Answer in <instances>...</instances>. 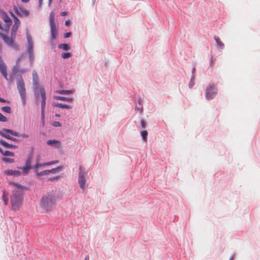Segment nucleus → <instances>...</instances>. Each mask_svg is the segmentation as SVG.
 <instances>
[{"instance_id": "nucleus-14", "label": "nucleus", "mask_w": 260, "mask_h": 260, "mask_svg": "<svg viewBox=\"0 0 260 260\" xmlns=\"http://www.w3.org/2000/svg\"><path fill=\"white\" fill-rule=\"evenodd\" d=\"M54 99L57 100L66 101V102H71V103H72L73 101V98H65V96H54Z\"/></svg>"}, {"instance_id": "nucleus-40", "label": "nucleus", "mask_w": 260, "mask_h": 260, "mask_svg": "<svg viewBox=\"0 0 260 260\" xmlns=\"http://www.w3.org/2000/svg\"><path fill=\"white\" fill-rule=\"evenodd\" d=\"M59 178H60L59 176H58L57 177H52V178H50L48 179V180H50V181H53L54 180H58Z\"/></svg>"}, {"instance_id": "nucleus-17", "label": "nucleus", "mask_w": 260, "mask_h": 260, "mask_svg": "<svg viewBox=\"0 0 260 260\" xmlns=\"http://www.w3.org/2000/svg\"><path fill=\"white\" fill-rule=\"evenodd\" d=\"M214 39L216 42L218 48H223L224 47V43L220 41L219 37L215 36L214 37Z\"/></svg>"}, {"instance_id": "nucleus-44", "label": "nucleus", "mask_w": 260, "mask_h": 260, "mask_svg": "<svg viewBox=\"0 0 260 260\" xmlns=\"http://www.w3.org/2000/svg\"><path fill=\"white\" fill-rule=\"evenodd\" d=\"M70 23H71V21L69 20H66L65 22V24L67 26H69V25L70 24Z\"/></svg>"}, {"instance_id": "nucleus-4", "label": "nucleus", "mask_w": 260, "mask_h": 260, "mask_svg": "<svg viewBox=\"0 0 260 260\" xmlns=\"http://www.w3.org/2000/svg\"><path fill=\"white\" fill-rule=\"evenodd\" d=\"M17 86L18 92L20 95V98L23 106L26 104V90L24 86V80L22 77L20 76L17 79Z\"/></svg>"}, {"instance_id": "nucleus-6", "label": "nucleus", "mask_w": 260, "mask_h": 260, "mask_svg": "<svg viewBox=\"0 0 260 260\" xmlns=\"http://www.w3.org/2000/svg\"><path fill=\"white\" fill-rule=\"evenodd\" d=\"M79 173H78V182L79 184L80 187L84 190L85 189V187L86 186L85 184V176L86 175V173L85 172V168H84L82 166L79 167Z\"/></svg>"}, {"instance_id": "nucleus-36", "label": "nucleus", "mask_w": 260, "mask_h": 260, "mask_svg": "<svg viewBox=\"0 0 260 260\" xmlns=\"http://www.w3.org/2000/svg\"><path fill=\"white\" fill-rule=\"evenodd\" d=\"M8 132H9V133L10 134H11L12 135L16 136H19V134L18 133L13 131V130H12V129H8Z\"/></svg>"}, {"instance_id": "nucleus-42", "label": "nucleus", "mask_w": 260, "mask_h": 260, "mask_svg": "<svg viewBox=\"0 0 260 260\" xmlns=\"http://www.w3.org/2000/svg\"><path fill=\"white\" fill-rule=\"evenodd\" d=\"M27 39L28 44H30V43H33L31 37H30L29 36H27Z\"/></svg>"}, {"instance_id": "nucleus-3", "label": "nucleus", "mask_w": 260, "mask_h": 260, "mask_svg": "<svg viewBox=\"0 0 260 260\" xmlns=\"http://www.w3.org/2000/svg\"><path fill=\"white\" fill-rule=\"evenodd\" d=\"M55 202L54 196L47 194L43 196L41 199V206L46 211H49L53 207Z\"/></svg>"}, {"instance_id": "nucleus-16", "label": "nucleus", "mask_w": 260, "mask_h": 260, "mask_svg": "<svg viewBox=\"0 0 260 260\" xmlns=\"http://www.w3.org/2000/svg\"><path fill=\"white\" fill-rule=\"evenodd\" d=\"M33 83L35 85H37L38 83V76L36 70H34L32 74Z\"/></svg>"}, {"instance_id": "nucleus-47", "label": "nucleus", "mask_w": 260, "mask_h": 260, "mask_svg": "<svg viewBox=\"0 0 260 260\" xmlns=\"http://www.w3.org/2000/svg\"><path fill=\"white\" fill-rule=\"evenodd\" d=\"M84 260H89V257L88 256V255H87L85 258H84Z\"/></svg>"}, {"instance_id": "nucleus-38", "label": "nucleus", "mask_w": 260, "mask_h": 260, "mask_svg": "<svg viewBox=\"0 0 260 260\" xmlns=\"http://www.w3.org/2000/svg\"><path fill=\"white\" fill-rule=\"evenodd\" d=\"M3 160L5 162H12L14 161V160L12 158H3Z\"/></svg>"}, {"instance_id": "nucleus-9", "label": "nucleus", "mask_w": 260, "mask_h": 260, "mask_svg": "<svg viewBox=\"0 0 260 260\" xmlns=\"http://www.w3.org/2000/svg\"><path fill=\"white\" fill-rule=\"evenodd\" d=\"M13 10L16 14L19 16H28L29 15L28 11L21 7L14 6Z\"/></svg>"}, {"instance_id": "nucleus-10", "label": "nucleus", "mask_w": 260, "mask_h": 260, "mask_svg": "<svg viewBox=\"0 0 260 260\" xmlns=\"http://www.w3.org/2000/svg\"><path fill=\"white\" fill-rule=\"evenodd\" d=\"M23 60L22 57H20L17 59L16 61V66L14 67L13 72L16 73L19 72L20 73L23 74L26 72H27L28 70L26 69H23L20 70H19V63Z\"/></svg>"}, {"instance_id": "nucleus-5", "label": "nucleus", "mask_w": 260, "mask_h": 260, "mask_svg": "<svg viewBox=\"0 0 260 260\" xmlns=\"http://www.w3.org/2000/svg\"><path fill=\"white\" fill-rule=\"evenodd\" d=\"M217 94V89L215 85H210L206 87L205 96L206 100H211L214 99Z\"/></svg>"}, {"instance_id": "nucleus-32", "label": "nucleus", "mask_w": 260, "mask_h": 260, "mask_svg": "<svg viewBox=\"0 0 260 260\" xmlns=\"http://www.w3.org/2000/svg\"><path fill=\"white\" fill-rule=\"evenodd\" d=\"M31 168H32L31 166H29L25 164V166H24L23 167H20L19 168L20 169L23 170L25 173H27L28 170H30Z\"/></svg>"}, {"instance_id": "nucleus-21", "label": "nucleus", "mask_w": 260, "mask_h": 260, "mask_svg": "<svg viewBox=\"0 0 260 260\" xmlns=\"http://www.w3.org/2000/svg\"><path fill=\"white\" fill-rule=\"evenodd\" d=\"M8 129H4L1 132V134L6 138L11 139V136L9 135V132H8Z\"/></svg>"}, {"instance_id": "nucleus-13", "label": "nucleus", "mask_w": 260, "mask_h": 260, "mask_svg": "<svg viewBox=\"0 0 260 260\" xmlns=\"http://www.w3.org/2000/svg\"><path fill=\"white\" fill-rule=\"evenodd\" d=\"M5 173L9 175L13 176H20L21 175L20 172L16 171V170L9 169L5 171Z\"/></svg>"}, {"instance_id": "nucleus-1", "label": "nucleus", "mask_w": 260, "mask_h": 260, "mask_svg": "<svg viewBox=\"0 0 260 260\" xmlns=\"http://www.w3.org/2000/svg\"><path fill=\"white\" fill-rule=\"evenodd\" d=\"M11 184L14 187L11 198V207L13 210H17L22 204L24 189L26 187L16 182Z\"/></svg>"}, {"instance_id": "nucleus-28", "label": "nucleus", "mask_w": 260, "mask_h": 260, "mask_svg": "<svg viewBox=\"0 0 260 260\" xmlns=\"http://www.w3.org/2000/svg\"><path fill=\"white\" fill-rule=\"evenodd\" d=\"M50 174L49 170H45L43 171L37 173V176L47 175Z\"/></svg>"}, {"instance_id": "nucleus-30", "label": "nucleus", "mask_w": 260, "mask_h": 260, "mask_svg": "<svg viewBox=\"0 0 260 260\" xmlns=\"http://www.w3.org/2000/svg\"><path fill=\"white\" fill-rule=\"evenodd\" d=\"M141 136L142 137V139L144 140H146V139H147V136L148 135V133H147V131L146 130H143L141 132Z\"/></svg>"}, {"instance_id": "nucleus-52", "label": "nucleus", "mask_w": 260, "mask_h": 260, "mask_svg": "<svg viewBox=\"0 0 260 260\" xmlns=\"http://www.w3.org/2000/svg\"><path fill=\"white\" fill-rule=\"evenodd\" d=\"M55 116H57V117H59V116H60V115L59 114H55Z\"/></svg>"}, {"instance_id": "nucleus-53", "label": "nucleus", "mask_w": 260, "mask_h": 260, "mask_svg": "<svg viewBox=\"0 0 260 260\" xmlns=\"http://www.w3.org/2000/svg\"><path fill=\"white\" fill-rule=\"evenodd\" d=\"M42 0H39L40 3H41Z\"/></svg>"}, {"instance_id": "nucleus-41", "label": "nucleus", "mask_w": 260, "mask_h": 260, "mask_svg": "<svg viewBox=\"0 0 260 260\" xmlns=\"http://www.w3.org/2000/svg\"><path fill=\"white\" fill-rule=\"evenodd\" d=\"M146 122L145 120H142L141 121V125L142 128H145L146 126Z\"/></svg>"}, {"instance_id": "nucleus-24", "label": "nucleus", "mask_w": 260, "mask_h": 260, "mask_svg": "<svg viewBox=\"0 0 260 260\" xmlns=\"http://www.w3.org/2000/svg\"><path fill=\"white\" fill-rule=\"evenodd\" d=\"M63 169V167L62 166H59L56 168L52 169L51 170H49L50 173H52L53 174L56 173L57 172H59L60 170H62Z\"/></svg>"}, {"instance_id": "nucleus-15", "label": "nucleus", "mask_w": 260, "mask_h": 260, "mask_svg": "<svg viewBox=\"0 0 260 260\" xmlns=\"http://www.w3.org/2000/svg\"><path fill=\"white\" fill-rule=\"evenodd\" d=\"M51 33V37L53 40L55 39L57 35V29H56L55 25L50 26Z\"/></svg>"}, {"instance_id": "nucleus-27", "label": "nucleus", "mask_w": 260, "mask_h": 260, "mask_svg": "<svg viewBox=\"0 0 260 260\" xmlns=\"http://www.w3.org/2000/svg\"><path fill=\"white\" fill-rule=\"evenodd\" d=\"M32 159V154L30 153L29 154L28 158H27V160H26L25 164L29 166H31L30 164H31V161Z\"/></svg>"}, {"instance_id": "nucleus-54", "label": "nucleus", "mask_w": 260, "mask_h": 260, "mask_svg": "<svg viewBox=\"0 0 260 260\" xmlns=\"http://www.w3.org/2000/svg\"><path fill=\"white\" fill-rule=\"evenodd\" d=\"M212 63H213V60L211 61V64H212Z\"/></svg>"}, {"instance_id": "nucleus-19", "label": "nucleus", "mask_w": 260, "mask_h": 260, "mask_svg": "<svg viewBox=\"0 0 260 260\" xmlns=\"http://www.w3.org/2000/svg\"><path fill=\"white\" fill-rule=\"evenodd\" d=\"M56 92L59 94H71L73 93V90H58L56 91Z\"/></svg>"}, {"instance_id": "nucleus-8", "label": "nucleus", "mask_w": 260, "mask_h": 260, "mask_svg": "<svg viewBox=\"0 0 260 260\" xmlns=\"http://www.w3.org/2000/svg\"><path fill=\"white\" fill-rule=\"evenodd\" d=\"M0 72L4 78L8 80L7 66L1 56H0Z\"/></svg>"}, {"instance_id": "nucleus-45", "label": "nucleus", "mask_w": 260, "mask_h": 260, "mask_svg": "<svg viewBox=\"0 0 260 260\" xmlns=\"http://www.w3.org/2000/svg\"><path fill=\"white\" fill-rule=\"evenodd\" d=\"M0 102H3V103H6V102H7V103H10L9 101H6V100L3 99V98H0Z\"/></svg>"}, {"instance_id": "nucleus-39", "label": "nucleus", "mask_w": 260, "mask_h": 260, "mask_svg": "<svg viewBox=\"0 0 260 260\" xmlns=\"http://www.w3.org/2000/svg\"><path fill=\"white\" fill-rule=\"evenodd\" d=\"M0 143H1V144H2V145H4V146H7V147H9V146H13V145H9V144H8V143H6V142H4V141H2V140L0 141Z\"/></svg>"}, {"instance_id": "nucleus-37", "label": "nucleus", "mask_w": 260, "mask_h": 260, "mask_svg": "<svg viewBox=\"0 0 260 260\" xmlns=\"http://www.w3.org/2000/svg\"><path fill=\"white\" fill-rule=\"evenodd\" d=\"M45 111H41V118H42V122L43 125H44V118H45Z\"/></svg>"}, {"instance_id": "nucleus-7", "label": "nucleus", "mask_w": 260, "mask_h": 260, "mask_svg": "<svg viewBox=\"0 0 260 260\" xmlns=\"http://www.w3.org/2000/svg\"><path fill=\"white\" fill-rule=\"evenodd\" d=\"M2 17H3V20L6 23H7V24L5 27V29H4L5 33H6L7 34H8L9 32L10 27L11 25L12 24V20L9 17V16L7 14H6V13H5V12L2 14Z\"/></svg>"}, {"instance_id": "nucleus-12", "label": "nucleus", "mask_w": 260, "mask_h": 260, "mask_svg": "<svg viewBox=\"0 0 260 260\" xmlns=\"http://www.w3.org/2000/svg\"><path fill=\"white\" fill-rule=\"evenodd\" d=\"M59 162V160H53L47 162H44L43 164H38V162H37L35 166L33 167L35 169H38L40 167H45L46 166H50L52 165L56 164V163H58Z\"/></svg>"}, {"instance_id": "nucleus-2", "label": "nucleus", "mask_w": 260, "mask_h": 260, "mask_svg": "<svg viewBox=\"0 0 260 260\" xmlns=\"http://www.w3.org/2000/svg\"><path fill=\"white\" fill-rule=\"evenodd\" d=\"M11 16L14 19V24L11 27V37H8V34L6 33L0 32V37L5 44L10 46H12L14 44L18 28L20 24V22L17 17L12 13H11Z\"/></svg>"}, {"instance_id": "nucleus-50", "label": "nucleus", "mask_w": 260, "mask_h": 260, "mask_svg": "<svg viewBox=\"0 0 260 260\" xmlns=\"http://www.w3.org/2000/svg\"><path fill=\"white\" fill-rule=\"evenodd\" d=\"M52 0H48L49 5H50L52 3Z\"/></svg>"}, {"instance_id": "nucleus-11", "label": "nucleus", "mask_w": 260, "mask_h": 260, "mask_svg": "<svg viewBox=\"0 0 260 260\" xmlns=\"http://www.w3.org/2000/svg\"><path fill=\"white\" fill-rule=\"evenodd\" d=\"M40 93L42 96L41 110H45L46 105V92L44 88H41Z\"/></svg>"}, {"instance_id": "nucleus-31", "label": "nucleus", "mask_w": 260, "mask_h": 260, "mask_svg": "<svg viewBox=\"0 0 260 260\" xmlns=\"http://www.w3.org/2000/svg\"><path fill=\"white\" fill-rule=\"evenodd\" d=\"M2 110L5 113H10L11 112V108L9 106L3 107Z\"/></svg>"}, {"instance_id": "nucleus-48", "label": "nucleus", "mask_w": 260, "mask_h": 260, "mask_svg": "<svg viewBox=\"0 0 260 260\" xmlns=\"http://www.w3.org/2000/svg\"><path fill=\"white\" fill-rule=\"evenodd\" d=\"M22 136L23 137V138H28V136L27 135V134H23L22 135Z\"/></svg>"}, {"instance_id": "nucleus-23", "label": "nucleus", "mask_w": 260, "mask_h": 260, "mask_svg": "<svg viewBox=\"0 0 260 260\" xmlns=\"http://www.w3.org/2000/svg\"><path fill=\"white\" fill-rule=\"evenodd\" d=\"M58 48L60 49H62L64 50H69L70 49V46L68 44L62 43L60 44L58 46Z\"/></svg>"}, {"instance_id": "nucleus-43", "label": "nucleus", "mask_w": 260, "mask_h": 260, "mask_svg": "<svg viewBox=\"0 0 260 260\" xmlns=\"http://www.w3.org/2000/svg\"><path fill=\"white\" fill-rule=\"evenodd\" d=\"M72 35L71 32H67L64 34V38H68L70 37Z\"/></svg>"}, {"instance_id": "nucleus-22", "label": "nucleus", "mask_w": 260, "mask_h": 260, "mask_svg": "<svg viewBox=\"0 0 260 260\" xmlns=\"http://www.w3.org/2000/svg\"><path fill=\"white\" fill-rule=\"evenodd\" d=\"M49 23H50V26H53V25H55L54 14L53 12L51 13L49 15Z\"/></svg>"}, {"instance_id": "nucleus-20", "label": "nucleus", "mask_w": 260, "mask_h": 260, "mask_svg": "<svg viewBox=\"0 0 260 260\" xmlns=\"http://www.w3.org/2000/svg\"><path fill=\"white\" fill-rule=\"evenodd\" d=\"M54 107H59L61 108H66V109H71L72 107L69 105H65V104H62V103H55L54 105Z\"/></svg>"}, {"instance_id": "nucleus-51", "label": "nucleus", "mask_w": 260, "mask_h": 260, "mask_svg": "<svg viewBox=\"0 0 260 260\" xmlns=\"http://www.w3.org/2000/svg\"><path fill=\"white\" fill-rule=\"evenodd\" d=\"M2 25H1V23L0 22V29H2Z\"/></svg>"}, {"instance_id": "nucleus-26", "label": "nucleus", "mask_w": 260, "mask_h": 260, "mask_svg": "<svg viewBox=\"0 0 260 260\" xmlns=\"http://www.w3.org/2000/svg\"><path fill=\"white\" fill-rule=\"evenodd\" d=\"M0 152H1L3 155L6 156H13L14 155L13 153L9 151H3L2 148L0 147Z\"/></svg>"}, {"instance_id": "nucleus-46", "label": "nucleus", "mask_w": 260, "mask_h": 260, "mask_svg": "<svg viewBox=\"0 0 260 260\" xmlns=\"http://www.w3.org/2000/svg\"><path fill=\"white\" fill-rule=\"evenodd\" d=\"M68 14L67 12V11H62L61 13H60V15L61 16H66Z\"/></svg>"}, {"instance_id": "nucleus-25", "label": "nucleus", "mask_w": 260, "mask_h": 260, "mask_svg": "<svg viewBox=\"0 0 260 260\" xmlns=\"http://www.w3.org/2000/svg\"><path fill=\"white\" fill-rule=\"evenodd\" d=\"M8 193L6 191H4L3 192V199L5 202V205H7L8 203Z\"/></svg>"}, {"instance_id": "nucleus-34", "label": "nucleus", "mask_w": 260, "mask_h": 260, "mask_svg": "<svg viewBox=\"0 0 260 260\" xmlns=\"http://www.w3.org/2000/svg\"><path fill=\"white\" fill-rule=\"evenodd\" d=\"M7 120V117L0 113V121L6 122Z\"/></svg>"}, {"instance_id": "nucleus-33", "label": "nucleus", "mask_w": 260, "mask_h": 260, "mask_svg": "<svg viewBox=\"0 0 260 260\" xmlns=\"http://www.w3.org/2000/svg\"><path fill=\"white\" fill-rule=\"evenodd\" d=\"M72 56V54L69 52L63 53L61 54V56L63 59L69 58V57Z\"/></svg>"}, {"instance_id": "nucleus-49", "label": "nucleus", "mask_w": 260, "mask_h": 260, "mask_svg": "<svg viewBox=\"0 0 260 260\" xmlns=\"http://www.w3.org/2000/svg\"><path fill=\"white\" fill-rule=\"evenodd\" d=\"M23 2L27 3L29 0H21Z\"/></svg>"}, {"instance_id": "nucleus-35", "label": "nucleus", "mask_w": 260, "mask_h": 260, "mask_svg": "<svg viewBox=\"0 0 260 260\" xmlns=\"http://www.w3.org/2000/svg\"><path fill=\"white\" fill-rule=\"evenodd\" d=\"M52 125L54 127H60L61 124L59 121H53Z\"/></svg>"}, {"instance_id": "nucleus-18", "label": "nucleus", "mask_w": 260, "mask_h": 260, "mask_svg": "<svg viewBox=\"0 0 260 260\" xmlns=\"http://www.w3.org/2000/svg\"><path fill=\"white\" fill-rule=\"evenodd\" d=\"M28 52L29 54V58L32 59L33 57V43L28 44Z\"/></svg>"}, {"instance_id": "nucleus-29", "label": "nucleus", "mask_w": 260, "mask_h": 260, "mask_svg": "<svg viewBox=\"0 0 260 260\" xmlns=\"http://www.w3.org/2000/svg\"><path fill=\"white\" fill-rule=\"evenodd\" d=\"M47 144L48 145H60V143L59 141H55V140H48L47 141Z\"/></svg>"}, {"instance_id": "nucleus-55", "label": "nucleus", "mask_w": 260, "mask_h": 260, "mask_svg": "<svg viewBox=\"0 0 260 260\" xmlns=\"http://www.w3.org/2000/svg\"><path fill=\"white\" fill-rule=\"evenodd\" d=\"M230 260H232V259H230Z\"/></svg>"}]
</instances>
